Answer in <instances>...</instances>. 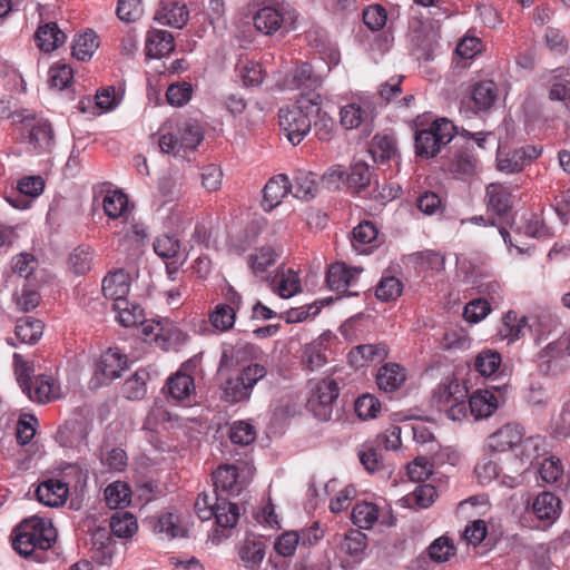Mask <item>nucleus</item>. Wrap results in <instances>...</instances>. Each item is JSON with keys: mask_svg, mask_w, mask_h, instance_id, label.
Here are the masks:
<instances>
[{"mask_svg": "<svg viewBox=\"0 0 570 570\" xmlns=\"http://www.w3.org/2000/svg\"><path fill=\"white\" fill-rule=\"evenodd\" d=\"M320 105L321 95L312 90L302 94L294 105L278 110L279 128L292 145H298L309 134L313 116L318 112Z\"/></svg>", "mask_w": 570, "mask_h": 570, "instance_id": "f257e3e1", "label": "nucleus"}, {"mask_svg": "<svg viewBox=\"0 0 570 570\" xmlns=\"http://www.w3.org/2000/svg\"><path fill=\"white\" fill-rule=\"evenodd\" d=\"M13 124L19 126L20 140L27 153L36 156L51 154L56 146L52 125L32 110L23 109L12 115Z\"/></svg>", "mask_w": 570, "mask_h": 570, "instance_id": "f03ea898", "label": "nucleus"}, {"mask_svg": "<svg viewBox=\"0 0 570 570\" xmlns=\"http://www.w3.org/2000/svg\"><path fill=\"white\" fill-rule=\"evenodd\" d=\"M56 537V530L49 520L33 515L17 527L12 547L20 556L29 557L37 549L51 548Z\"/></svg>", "mask_w": 570, "mask_h": 570, "instance_id": "7ed1b4c3", "label": "nucleus"}, {"mask_svg": "<svg viewBox=\"0 0 570 570\" xmlns=\"http://www.w3.org/2000/svg\"><path fill=\"white\" fill-rule=\"evenodd\" d=\"M158 145L164 154L177 156L184 149H194L202 141L199 127L187 121L169 119L158 130Z\"/></svg>", "mask_w": 570, "mask_h": 570, "instance_id": "20e7f679", "label": "nucleus"}, {"mask_svg": "<svg viewBox=\"0 0 570 570\" xmlns=\"http://www.w3.org/2000/svg\"><path fill=\"white\" fill-rule=\"evenodd\" d=\"M297 17L296 10L291 4L281 2L258 9L253 17V22L257 31L272 36L281 30H294Z\"/></svg>", "mask_w": 570, "mask_h": 570, "instance_id": "39448f33", "label": "nucleus"}, {"mask_svg": "<svg viewBox=\"0 0 570 570\" xmlns=\"http://www.w3.org/2000/svg\"><path fill=\"white\" fill-rule=\"evenodd\" d=\"M452 121L440 118L433 121L429 129H423L415 135V148L419 156L434 157L443 146L454 137Z\"/></svg>", "mask_w": 570, "mask_h": 570, "instance_id": "423d86ee", "label": "nucleus"}, {"mask_svg": "<svg viewBox=\"0 0 570 570\" xmlns=\"http://www.w3.org/2000/svg\"><path fill=\"white\" fill-rule=\"evenodd\" d=\"M338 396V385L334 380H320L313 384L307 409L321 421L332 415V404Z\"/></svg>", "mask_w": 570, "mask_h": 570, "instance_id": "0eeeda50", "label": "nucleus"}, {"mask_svg": "<svg viewBox=\"0 0 570 570\" xmlns=\"http://www.w3.org/2000/svg\"><path fill=\"white\" fill-rule=\"evenodd\" d=\"M542 154V147L527 145L515 149H498L497 168L503 174H514L523 170Z\"/></svg>", "mask_w": 570, "mask_h": 570, "instance_id": "6e6552de", "label": "nucleus"}, {"mask_svg": "<svg viewBox=\"0 0 570 570\" xmlns=\"http://www.w3.org/2000/svg\"><path fill=\"white\" fill-rule=\"evenodd\" d=\"M498 98V88L492 80L476 82L470 96L462 99L460 112L468 118L488 111Z\"/></svg>", "mask_w": 570, "mask_h": 570, "instance_id": "1a4fd4ad", "label": "nucleus"}, {"mask_svg": "<svg viewBox=\"0 0 570 570\" xmlns=\"http://www.w3.org/2000/svg\"><path fill=\"white\" fill-rule=\"evenodd\" d=\"M252 468L247 463L220 465L213 474L216 491L238 494L247 483Z\"/></svg>", "mask_w": 570, "mask_h": 570, "instance_id": "9d476101", "label": "nucleus"}, {"mask_svg": "<svg viewBox=\"0 0 570 570\" xmlns=\"http://www.w3.org/2000/svg\"><path fill=\"white\" fill-rule=\"evenodd\" d=\"M523 435V426L519 423L510 422L487 438L485 448L491 453H503L507 451L514 453Z\"/></svg>", "mask_w": 570, "mask_h": 570, "instance_id": "9b49d317", "label": "nucleus"}, {"mask_svg": "<svg viewBox=\"0 0 570 570\" xmlns=\"http://www.w3.org/2000/svg\"><path fill=\"white\" fill-rule=\"evenodd\" d=\"M142 331L146 335H154V341L164 350L179 346L187 340V334L168 318L144 324Z\"/></svg>", "mask_w": 570, "mask_h": 570, "instance_id": "f8f14e48", "label": "nucleus"}, {"mask_svg": "<svg viewBox=\"0 0 570 570\" xmlns=\"http://www.w3.org/2000/svg\"><path fill=\"white\" fill-rule=\"evenodd\" d=\"M197 364L198 361L196 358L188 360L167 380L166 389L173 400L183 402L195 392L191 373L197 367Z\"/></svg>", "mask_w": 570, "mask_h": 570, "instance_id": "ddd939ff", "label": "nucleus"}, {"mask_svg": "<svg viewBox=\"0 0 570 570\" xmlns=\"http://www.w3.org/2000/svg\"><path fill=\"white\" fill-rule=\"evenodd\" d=\"M527 510L544 525H551L561 514V500L553 493L543 491L531 503L528 502Z\"/></svg>", "mask_w": 570, "mask_h": 570, "instance_id": "4468645a", "label": "nucleus"}, {"mask_svg": "<svg viewBox=\"0 0 570 570\" xmlns=\"http://www.w3.org/2000/svg\"><path fill=\"white\" fill-rule=\"evenodd\" d=\"M189 19L187 7L178 0H160L159 7L155 12V20L171 28L181 29Z\"/></svg>", "mask_w": 570, "mask_h": 570, "instance_id": "2eb2a0df", "label": "nucleus"}, {"mask_svg": "<svg viewBox=\"0 0 570 570\" xmlns=\"http://www.w3.org/2000/svg\"><path fill=\"white\" fill-rule=\"evenodd\" d=\"M31 401L45 404L59 400L62 391L59 382L49 374H40L35 377L30 393H26Z\"/></svg>", "mask_w": 570, "mask_h": 570, "instance_id": "dca6fc26", "label": "nucleus"}, {"mask_svg": "<svg viewBox=\"0 0 570 570\" xmlns=\"http://www.w3.org/2000/svg\"><path fill=\"white\" fill-rule=\"evenodd\" d=\"M362 271L360 267H347L343 263H335L327 271V285L333 291L345 293L357 285Z\"/></svg>", "mask_w": 570, "mask_h": 570, "instance_id": "f3484780", "label": "nucleus"}, {"mask_svg": "<svg viewBox=\"0 0 570 570\" xmlns=\"http://www.w3.org/2000/svg\"><path fill=\"white\" fill-rule=\"evenodd\" d=\"M373 108L368 102H351L341 107L340 122L346 130L358 128L373 120Z\"/></svg>", "mask_w": 570, "mask_h": 570, "instance_id": "a211bd4d", "label": "nucleus"}, {"mask_svg": "<svg viewBox=\"0 0 570 570\" xmlns=\"http://www.w3.org/2000/svg\"><path fill=\"white\" fill-rule=\"evenodd\" d=\"M499 407L497 394L489 390H476L469 397L470 416L475 421L490 417Z\"/></svg>", "mask_w": 570, "mask_h": 570, "instance_id": "6ab92c4d", "label": "nucleus"}, {"mask_svg": "<svg viewBox=\"0 0 570 570\" xmlns=\"http://www.w3.org/2000/svg\"><path fill=\"white\" fill-rule=\"evenodd\" d=\"M127 367V356L118 348H109L100 355L96 372L110 381L119 377Z\"/></svg>", "mask_w": 570, "mask_h": 570, "instance_id": "aec40b11", "label": "nucleus"}, {"mask_svg": "<svg viewBox=\"0 0 570 570\" xmlns=\"http://www.w3.org/2000/svg\"><path fill=\"white\" fill-rule=\"evenodd\" d=\"M105 214L111 218L126 217L129 212L128 196L120 189L105 188L99 193Z\"/></svg>", "mask_w": 570, "mask_h": 570, "instance_id": "412c9836", "label": "nucleus"}, {"mask_svg": "<svg viewBox=\"0 0 570 570\" xmlns=\"http://www.w3.org/2000/svg\"><path fill=\"white\" fill-rule=\"evenodd\" d=\"M68 492L66 483L50 479L38 485L36 495L38 501L47 507H59L65 503Z\"/></svg>", "mask_w": 570, "mask_h": 570, "instance_id": "4be33fe9", "label": "nucleus"}, {"mask_svg": "<svg viewBox=\"0 0 570 570\" xmlns=\"http://www.w3.org/2000/svg\"><path fill=\"white\" fill-rule=\"evenodd\" d=\"M468 390L456 380L442 381L434 391L433 400L441 411L446 410L450 404L465 399Z\"/></svg>", "mask_w": 570, "mask_h": 570, "instance_id": "5701e85b", "label": "nucleus"}, {"mask_svg": "<svg viewBox=\"0 0 570 570\" xmlns=\"http://www.w3.org/2000/svg\"><path fill=\"white\" fill-rule=\"evenodd\" d=\"M258 348L250 343H238L235 346L224 348L220 357V368H234L245 362L257 357Z\"/></svg>", "mask_w": 570, "mask_h": 570, "instance_id": "b1692460", "label": "nucleus"}, {"mask_svg": "<svg viewBox=\"0 0 570 570\" xmlns=\"http://www.w3.org/2000/svg\"><path fill=\"white\" fill-rule=\"evenodd\" d=\"M291 191V183L286 175H277L271 178L263 190V207L272 210L281 204L282 199Z\"/></svg>", "mask_w": 570, "mask_h": 570, "instance_id": "393cba45", "label": "nucleus"}, {"mask_svg": "<svg viewBox=\"0 0 570 570\" xmlns=\"http://www.w3.org/2000/svg\"><path fill=\"white\" fill-rule=\"evenodd\" d=\"M547 452V441L540 435H533L522 438L520 444L514 452L515 456L519 458L522 470L525 471L528 466L532 464L534 460Z\"/></svg>", "mask_w": 570, "mask_h": 570, "instance_id": "a878e982", "label": "nucleus"}, {"mask_svg": "<svg viewBox=\"0 0 570 570\" xmlns=\"http://www.w3.org/2000/svg\"><path fill=\"white\" fill-rule=\"evenodd\" d=\"M130 289V277L125 271H116L109 273L102 281V293L108 299L117 302V299L127 298Z\"/></svg>", "mask_w": 570, "mask_h": 570, "instance_id": "bb28decb", "label": "nucleus"}, {"mask_svg": "<svg viewBox=\"0 0 570 570\" xmlns=\"http://www.w3.org/2000/svg\"><path fill=\"white\" fill-rule=\"evenodd\" d=\"M174 48V36L169 31L158 29L148 31L145 48L148 58H161Z\"/></svg>", "mask_w": 570, "mask_h": 570, "instance_id": "cd10ccee", "label": "nucleus"}, {"mask_svg": "<svg viewBox=\"0 0 570 570\" xmlns=\"http://www.w3.org/2000/svg\"><path fill=\"white\" fill-rule=\"evenodd\" d=\"M406 380L405 368L396 363H386L376 374V384L384 392L399 390Z\"/></svg>", "mask_w": 570, "mask_h": 570, "instance_id": "c85d7f7f", "label": "nucleus"}, {"mask_svg": "<svg viewBox=\"0 0 570 570\" xmlns=\"http://www.w3.org/2000/svg\"><path fill=\"white\" fill-rule=\"evenodd\" d=\"M527 323L525 316L520 317L514 311H509L502 317L497 336L511 344L524 335Z\"/></svg>", "mask_w": 570, "mask_h": 570, "instance_id": "c756f323", "label": "nucleus"}, {"mask_svg": "<svg viewBox=\"0 0 570 570\" xmlns=\"http://www.w3.org/2000/svg\"><path fill=\"white\" fill-rule=\"evenodd\" d=\"M387 356L385 344H363L353 347L348 353L351 364L356 367L365 366L372 362H380Z\"/></svg>", "mask_w": 570, "mask_h": 570, "instance_id": "7c9ffc66", "label": "nucleus"}, {"mask_svg": "<svg viewBox=\"0 0 570 570\" xmlns=\"http://www.w3.org/2000/svg\"><path fill=\"white\" fill-rule=\"evenodd\" d=\"M177 419L166 409L163 401L155 402L149 411L144 429L150 432L159 433L173 428Z\"/></svg>", "mask_w": 570, "mask_h": 570, "instance_id": "2f4dec72", "label": "nucleus"}, {"mask_svg": "<svg viewBox=\"0 0 570 570\" xmlns=\"http://www.w3.org/2000/svg\"><path fill=\"white\" fill-rule=\"evenodd\" d=\"M36 41L42 51L51 52L66 41V35L56 22H48L37 29Z\"/></svg>", "mask_w": 570, "mask_h": 570, "instance_id": "473e14b6", "label": "nucleus"}, {"mask_svg": "<svg viewBox=\"0 0 570 570\" xmlns=\"http://www.w3.org/2000/svg\"><path fill=\"white\" fill-rule=\"evenodd\" d=\"M238 556L246 569H257L265 558V544L261 540L245 539L238 548Z\"/></svg>", "mask_w": 570, "mask_h": 570, "instance_id": "72a5a7b5", "label": "nucleus"}, {"mask_svg": "<svg viewBox=\"0 0 570 570\" xmlns=\"http://www.w3.org/2000/svg\"><path fill=\"white\" fill-rule=\"evenodd\" d=\"M326 350V338L323 336L305 345L302 356L303 365L311 371L321 368L327 362Z\"/></svg>", "mask_w": 570, "mask_h": 570, "instance_id": "f704fd0d", "label": "nucleus"}, {"mask_svg": "<svg viewBox=\"0 0 570 570\" xmlns=\"http://www.w3.org/2000/svg\"><path fill=\"white\" fill-rule=\"evenodd\" d=\"M273 289L282 297L289 298L301 291L298 274L288 268L279 269L273 279Z\"/></svg>", "mask_w": 570, "mask_h": 570, "instance_id": "c9c22d12", "label": "nucleus"}, {"mask_svg": "<svg viewBox=\"0 0 570 570\" xmlns=\"http://www.w3.org/2000/svg\"><path fill=\"white\" fill-rule=\"evenodd\" d=\"M488 207L498 215H504L511 208V190L502 184H490L487 187Z\"/></svg>", "mask_w": 570, "mask_h": 570, "instance_id": "e433bc0d", "label": "nucleus"}, {"mask_svg": "<svg viewBox=\"0 0 570 570\" xmlns=\"http://www.w3.org/2000/svg\"><path fill=\"white\" fill-rule=\"evenodd\" d=\"M112 309L116 313V320L125 327L142 323V308L135 303H130L127 298L117 299L116 303H112Z\"/></svg>", "mask_w": 570, "mask_h": 570, "instance_id": "4c0bfd02", "label": "nucleus"}, {"mask_svg": "<svg viewBox=\"0 0 570 570\" xmlns=\"http://www.w3.org/2000/svg\"><path fill=\"white\" fill-rule=\"evenodd\" d=\"M377 229L375 225L368 220L360 223L354 227L352 233L351 245L357 254H367V247L376 240Z\"/></svg>", "mask_w": 570, "mask_h": 570, "instance_id": "58836bf2", "label": "nucleus"}, {"mask_svg": "<svg viewBox=\"0 0 570 570\" xmlns=\"http://www.w3.org/2000/svg\"><path fill=\"white\" fill-rule=\"evenodd\" d=\"M409 428L416 444L424 446L428 452H435L438 450L439 444L433 432L434 423L419 420L411 423Z\"/></svg>", "mask_w": 570, "mask_h": 570, "instance_id": "ea45409f", "label": "nucleus"}, {"mask_svg": "<svg viewBox=\"0 0 570 570\" xmlns=\"http://www.w3.org/2000/svg\"><path fill=\"white\" fill-rule=\"evenodd\" d=\"M43 323L30 316L20 318L16 325V337L24 344L37 343L43 334Z\"/></svg>", "mask_w": 570, "mask_h": 570, "instance_id": "a19ab883", "label": "nucleus"}, {"mask_svg": "<svg viewBox=\"0 0 570 570\" xmlns=\"http://www.w3.org/2000/svg\"><path fill=\"white\" fill-rule=\"evenodd\" d=\"M370 154L375 163L395 159L397 155L394 138L389 135L374 136Z\"/></svg>", "mask_w": 570, "mask_h": 570, "instance_id": "79ce46f5", "label": "nucleus"}, {"mask_svg": "<svg viewBox=\"0 0 570 570\" xmlns=\"http://www.w3.org/2000/svg\"><path fill=\"white\" fill-rule=\"evenodd\" d=\"M436 490L432 484L417 485L412 493L404 495L400 499L402 507L425 509L429 508L435 500Z\"/></svg>", "mask_w": 570, "mask_h": 570, "instance_id": "37998d69", "label": "nucleus"}, {"mask_svg": "<svg viewBox=\"0 0 570 570\" xmlns=\"http://www.w3.org/2000/svg\"><path fill=\"white\" fill-rule=\"evenodd\" d=\"M351 518L360 529H371L379 520V508L372 502H357L353 507Z\"/></svg>", "mask_w": 570, "mask_h": 570, "instance_id": "c03bdc74", "label": "nucleus"}, {"mask_svg": "<svg viewBox=\"0 0 570 570\" xmlns=\"http://www.w3.org/2000/svg\"><path fill=\"white\" fill-rule=\"evenodd\" d=\"M479 169V160L474 156L473 150L468 148L458 151L451 165V171L462 177H471L475 175Z\"/></svg>", "mask_w": 570, "mask_h": 570, "instance_id": "a18cd8bd", "label": "nucleus"}, {"mask_svg": "<svg viewBox=\"0 0 570 570\" xmlns=\"http://www.w3.org/2000/svg\"><path fill=\"white\" fill-rule=\"evenodd\" d=\"M216 524L223 529H232L238 521V505L224 499H216L215 513L213 515Z\"/></svg>", "mask_w": 570, "mask_h": 570, "instance_id": "49530a36", "label": "nucleus"}, {"mask_svg": "<svg viewBox=\"0 0 570 570\" xmlns=\"http://www.w3.org/2000/svg\"><path fill=\"white\" fill-rule=\"evenodd\" d=\"M131 490L127 483L116 481L105 489V500L110 509H121L130 503Z\"/></svg>", "mask_w": 570, "mask_h": 570, "instance_id": "de8ad7c7", "label": "nucleus"}, {"mask_svg": "<svg viewBox=\"0 0 570 570\" xmlns=\"http://www.w3.org/2000/svg\"><path fill=\"white\" fill-rule=\"evenodd\" d=\"M98 47L97 35L92 30H88L73 40L72 56L81 61L88 60L92 57Z\"/></svg>", "mask_w": 570, "mask_h": 570, "instance_id": "09e8293b", "label": "nucleus"}, {"mask_svg": "<svg viewBox=\"0 0 570 570\" xmlns=\"http://www.w3.org/2000/svg\"><path fill=\"white\" fill-rule=\"evenodd\" d=\"M198 20L207 21L213 29L220 30L225 28V3L224 0H208L204 10L195 16Z\"/></svg>", "mask_w": 570, "mask_h": 570, "instance_id": "8fccbe9b", "label": "nucleus"}, {"mask_svg": "<svg viewBox=\"0 0 570 570\" xmlns=\"http://www.w3.org/2000/svg\"><path fill=\"white\" fill-rule=\"evenodd\" d=\"M293 88L315 89L323 82L322 76L314 72L311 63L303 62L293 72Z\"/></svg>", "mask_w": 570, "mask_h": 570, "instance_id": "3c124183", "label": "nucleus"}, {"mask_svg": "<svg viewBox=\"0 0 570 570\" xmlns=\"http://www.w3.org/2000/svg\"><path fill=\"white\" fill-rule=\"evenodd\" d=\"M138 529L137 520L129 512H116L110 518V530L118 538H130Z\"/></svg>", "mask_w": 570, "mask_h": 570, "instance_id": "603ef678", "label": "nucleus"}, {"mask_svg": "<svg viewBox=\"0 0 570 570\" xmlns=\"http://www.w3.org/2000/svg\"><path fill=\"white\" fill-rule=\"evenodd\" d=\"M293 196L298 199H311L317 191L316 177L313 173L299 171L295 176L294 185H291Z\"/></svg>", "mask_w": 570, "mask_h": 570, "instance_id": "864d4df0", "label": "nucleus"}, {"mask_svg": "<svg viewBox=\"0 0 570 570\" xmlns=\"http://www.w3.org/2000/svg\"><path fill=\"white\" fill-rule=\"evenodd\" d=\"M91 548L99 553L97 558L101 563H106L112 554L110 533L106 528H96L90 532Z\"/></svg>", "mask_w": 570, "mask_h": 570, "instance_id": "5fc2aeb1", "label": "nucleus"}, {"mask_svg": "<svg viewBox=\"0 0 570 570\" xmlns=\"http://www.w3.org/2000/svg\"><path fill=\"white\" fill-rule=\"evenodd\" d=\"M155 530L169 539L185 537L186 533V530L180 525L179 517L171 512H164L158 517Z\"/></svg>", "mask_w": 570, "mask_h": 570, "instance_id": "6e6d98bb", "label": "nucleus"}, {"mask_svg": "<svg viewBox=\"0 0 570 570\" xmlns=\"http://www.w3.org/2000/svg\"><path fill=\"white\" fill-rule=\"evenodd\" d=\"M278 257V253L272 246H263L257 248L249 256V265L255 275H261L266 272V269L272 266L276 258Z\"/></svg>", "mask_w": 570, "mask_h": 570, "instance_id": "4d7b16f0", "label": "nucleus"}, {"mask_svg": "<svg viewBox=\"0 0 570 570\" xmlns=\"http://www.w3.org/2000/svg\"><path fill=\"white\" fill-rule=\"evenodd\" d=\"M222 390L224 400L230 403L248 401L252 395L239 376L226 380Z\"/></svg>", "mask_w": 570, "mask_h": 570, "instance_id": "13d9d810", "label": "nucleus"}, {"mask_svg": "<svg viewBox=\"0 0 570 570\" xmlns=\"http://www.w3.org/2000/svg\"><path fill=\"white\" fill-rule=\"evenodd\" d=\"M371 177L370 166L365 161L355 160L346 176V183L351 188L361 190L370 185Z\"/></svg>", "mask_w": 570, "mask_h": 570, "instance_id": "bf43d9fd", "label": "nucleus"}, {"mask_svg": "<svg viewBox=\"0 0 570 570\" xmlns=\"http://www.w3.org/2000/svg\"><path fill=\"white\" fill-rule=\"evenodd\" d=\"M501 365V355L492 350L482 351L474 362L475 370L483 376H493Z\"/></svg>", "mask_w": 570, "mask_h": 570, "instance_id": "052dcab7", "label": "nucleus"}, {"mask_svg": "<svg viewBox=\"0 0 570 570\" xmlns=\"http://www.w3.org/2000/svg\"><path fill=\"white\" fill-rule=\"evenodd\" d=\"M367 546V537L360 530H350L342 543V550L351 557L362 558Z\"/></svg>", "mask_w": 570, "mask_h": 570, "instance_id": "680f3d73", "label": "nucleus"}, {"mask_svg": "<svg viewBox=\"0 0 570 570\" xmlns=\"http://www.w3.org/2000/svg\"><path fill=\"white\" fill-rule=\"evenodd\" d=\"M236 312L235 308L227 304H219L209 315L212 325L220 331L225 332L233 327L235 323Z\"/></svg>", "mask_w": 570, "mask_h": 570, "instance_id": "e2e57ef3", "label": "nucleus"}, {"mask_svg": "<svg viewBox=\"0 0 570 570\" xmlns=\"http://www.w3.org/2000/svg\"><path fill=\"white\" fill-rule=\"evenodd\" d=\"M94 252L89 246H79L75 248L69 256L71 269L77 275H83L91 268Z\"/></svg>", "mask_w": 570, "mask_h": 570, "instance_id": "0e129e2a", "label": "nucleus"}, {"mask_svg": "<svg viewBox=\"0 0 570 570\" xmlns=\"http://www.w3.org/2000/svg\"><path fill=\"white\" fill-rule=\"evenodd\" d=\"M490 312L491 306L488 299L474 298L464 306L463 316L466 322L476 324L484 320Z\"/></svg>", "mask_w": 570, "mask_h": 570, "instance_id": "69168bd1", "label": "nucleus"}, {"mask_svg": "<svg viewBox=\"0 0 570 570\" xmlns=\"http://www.w3.org/2000/svg\"><path fill=\"white\" fill-rule=\"evenodd\" d=\"M455 553L452 540L445 535L435 539L429 546V554L435 562H445Z\"/></svg>", "mask_w": 570, "mask_h": 570, "instance_id": "338daca9", "label": "nucleus"}, {"mask_svg": "<svg viewBox=\"0 0 570 570\" xmlns=\"http://www.w3.org/2000/svg\"><path fill=\"white\" fill-rule=\"evenodd\" d=\"M563 72V70H558L556 78H560V80L552 83L550 99L562 101L570 109V72L567 71L564 78Z\"/></svg>", "mask_w": 570, "mask_h": 570, "instance_id": "774afa93", "label": "nucleus"}]
</instances>
